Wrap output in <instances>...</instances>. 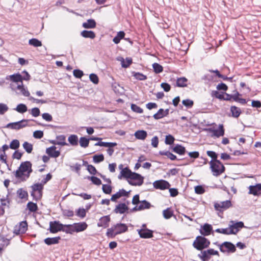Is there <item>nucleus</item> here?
<instances>
[{
  "mask_svg": "<svg viewBox=\"0 0 261 261\" xmlns=\"http://www.w3.org/2000/svg\"><path fill=\"white\" fill-rule=\"evenodd\" d=\"M210 164L212 172L214 176H218L225 171V167L220 161H216L215 162L211 161Z\"/></svg>",
  "mask_w": 261,
  "mask_h": 261,
  "instance_id": "20e7f679",
  "label": "nucleus"
},
{
  "mask_svg": "<svg viewBox=\"0 0 261 261\" xmlns=\"http://www.w3.org/2000/svg\"><path fill=\"white\" fill-rule=\"evenodd\" d=\"M128 207L125 203H120L116 206L114 212L116 214H122L127 211Z\"/></svg>",
  "mask_w": 261,
  "mask_h": 261,
  "instance_id": "5701e85b",
  "label": "nucleus"
},
{
  "mask_svg": "<svg viewBox=\"0 0 261 261\" xmlns=\"http://www.w3.org/2000/svg\"><path fill=\"white\" fill-rule=\"evenodd\" d=\"M132 74L138 80L144 81L147 79L146 75L140 72H133Z\"/></svg>",
  "mask_w": 261,
  "mask_h": 261,
  "instance_id": "37998d69",
  "label": "nucleus"
},
{
  "mask_svg": "<svg viewBox=\"0 0 261 261\" xmlns=\"http://www.w3.org/2000/svg\"><path fill=\"white\" fill-rule=\"evenodd\" d=\"M28 224L25 221H22L19 223L18 226H16L14 228V232L16 234L24 233L27 230Z\"/></svg>",
  "mask_w": 261,
  "mask_h": 261,
  "instance_id": "4468645a",
  "label": "nucleus"
},
{
  "mask_svg": "<svg viewBox=\"0 0 261 261\" xmlns=\"http://www.w3.org/2000/svg\"><path fill=\"white\" fill-rule=\"evenodd\" d=\"M95 146H104L108 148H112V147L117 145L116 142H106L99 141L95 144Z\"/></svg>",
  "mask_w": 261,
  "mask_h": 261,
  "instance_id": "2f4dec72",
  "label": "nucleus"
},
{
  "mask_svg": "<svg viewBox=\"0 0 261 261\" xmlns=\"http://www.w3.org/2000/svg\"><path fill=\"white\" fill-rule=\"evenodd\" d=\"M90 81L95 84H97L99 82L98 76L94 73H91L89 75Z\"/></svg>",
  "mask_w": 261,
  "mask_h": 261,
  "instance_id": "69168bd1",
  "label": "nucleus"
},
{
  "mask_svg": "<svg viewBox=\"0 0 261 261\" xmlns=\"http://www.w3.org/2000/svg\"><path fill=\"white\" fill-rule=\"evenodd\" d=\"M74 232H79L84 231L88 227L87 224L85 222L74 223L72 224Z\"/></svg>",
  "mask_w": 261,
  "mask_h": 261,
  "instance_id": "f3484780",
  "label": "nucleus"
},
{
  "mask_svg": "<svg viewBox=\"0 0 261 261\" xmlns=\"http://www.w3.org/2000/svg\"><path fill=\"white\" fill-rule=\"evenodd\" d=\"M96 22L93 19H89L82 24V27L85 29H93L96 27Z\"/></svg>",
  "mask_w": 261,
  "mask_h": 261,
  "instance_id": "a878e982",
  "label": "nucleus"
},
{
  "mask_svg": "<svg viewBox=\"0 0 261 261\" xmlns=\"http://www.w3.org/2000/svg\"><path fill=\"white\" fill-rule=\"evenodd\" d=\"M210 245V241L204 236H199L193 243V246L198 250H202L207 248Z\"/></svg>",
  "mask_w": 261,
  "mask_h": 261,
  "instance_id": "7ed1b4c3",
  "label": "nucleus"
},
{
  "mask_svg": "<svg viewBox=\"0 0 261 261\" xmlns=\"http://www.w3.org/2000/svg\"><path fill=\"white\" fill-rule=\"evenodd\" d=\"M14 110L20 113H24L27 111V107L23 103L18 104L17 107L14 109Z\"/></svg>",
  "mask_w": 261,
  "mask_h": 261,
  "instance_id": "ea45409f",
  "label": "nucleus"
},
{
  "mask_svg": "<svg viewBox=\"0 0 261 261\" xmlns=\"http://www.w3.org/2000/svg\"><path fill=\"white\" fill-rule=\"evenodd\" d=\"M144 181V177L140 174L135 173L132 172L128 179L127 180L128 182L132 186H141Z\"/></svg>",
  "mask_w": 261,
  "mask_h": 261,
  "instance_id": "0eeeda50",
  "label": "nucleus"
},
{
  "mask_svg": "<svg viewBox=\"0 0 261 261\" xmlns=\"http://www.w3.org/2000/svg\"><path fill=\"white\" fill-rule=\"evenodd\" d=\"M164 112V110L163 109H160L156 113L153 115V117L156 120L161 119L164 117V115L163 114Z\"/></svg>",
  "mask_w": 261,
  "mask_h": 261,
  "instance_id": "5fc2aeb1",
  "label": "nucleus"
},
{
  "mask_svg": "<svg viewBox=\"0 0 261 261\" xmlns=\"http://www.w3.org/2000/svg\"><path fill=\"white\" fill-rule=\"evenodd\" d=\"M173 151L178 154L183 155L185 153L186 150L185 147L176 144L173 148Z\"/></svg>",
  "mask_w": 261,
  "mask_h": 261,
  "instance_id": "c756f323",
  "label": "nucleus"
},
{
  "mask_svg": "<svg viewBox=\"0 0 261 261\" xmlns=\"http://www.w3.org/2000/svg\"><path fill=\"white\" fill-rule=\"evenodd\" d=\"M24 149L27 151V153H30L33 150V145L32 144L24 142L22 145Z\"/></svg>",
  "mask_w": 261,
  "mask_h": 261,
  "instance_id": "09e8293b",
  "label": "nucleus"
},
{
  "mask_svg": "<svg viewBox=\"0 0 261 261\" xmlns=\"http://www.w3.org/2000/svg\"><path fill=\"white\" fill-rule=\"evenodd\" d=\"M159 154L162 155H165L167 156L172 161H174L176 159V156L169 151H160Z\"/></svg>",
  "mask_w": 261,
  "mask_h": 261,
  "instance_id": "58836bf2",
  "label": "nucleus"
},
{
  "mask_svg": "<svg viewBox=\"0 0 261 261\" xmlns=\"http://www.w3.org/2000/svg\"><path fill=\"white\" fill-rule=\"evenodd\" d=\"M128 230V227L124 223H119L111 226L107 229L106 236L109 238L113 239L118 234L125 232Z\"/></svg>",
  "mask_w": 261,
  "mask_h": 261,
  "instance_id": "f03ea898",
  "label": "nucleus"
},
{
  "mask_svg": "<svg viewBox=\"0 0 261 261\" xmlns=\"http://www.w3.org/2000/svg\"><path fill=\"white\" fill-rule=\"evenodd\" d=\"M153 187L156 189L164 190L169 189L170 184L166 180L161 179L155 181L153 183Z\"/></svg>",
  "mask_w": 261,
  "mask_h": 261,
  "instance_id": "f8f14e48",
  "label": "nucleus"
},
{
  "mask_svg": "<svg viewBox=\"0 0 261 261\" xmlns=\"http://www.w3.org/2000/svg\"><path fill=\"white\" fill-rule=\"evenodd\" d=\"M129 191H126L123 189H120L118 192L113 194L111 198V200L116 202L117 199L120 198L121 197L124 196L128 197L129 196Z\"/></svg>",
  "mask_w": 261,
  "mask_h": 261,
  "instance_id": "2eb2a0df",
  "label": "nucleus"
},
{
  "mask_svg": "<svg viewBox=\"0 0 261 261\" xmlns=\"http://www.w3.org/2000/svg\"><path fill=\"white\" fill-rule=\"evenodd\" d=\"M163 214L164 217L165 219H168L170 218L173 216V211L170 208H167V209L163 211Z\"/></svg>",
  "mask_w": 261,
  "mask_h": 261,
  "instance_id": "de8ad7c7",
  "label": "nucleus"
},
{
  "mask_svg": "<svg viewBox=\"0 0 261 261\" xmlns=\"http://www.w3.org/2000/svg\"><path fill=\"white\" fill-rule=\"evenodd\" d=\"M32 163L30 161L22 162L15 171V176L19 181H24L28 179L33 170Z\"/></svg>",
  "mask_w": 261,
  "mask_h": 261,
  "instance_id": "f257e3e1",
  "label": "nucleus"
},
{
  "mask_svg": "<svg viewBox=\"0 0 261 261\" xmlns=\"http://www.w3.org/2000/svg\"><path fill=\"white\" fill-rule=\"evenodd\" d=\"M68 141L72 146L78 145V137L76 135H71L68 138Z\"/></svg>",
  "mask_w": 261,
  "mask_h": 261,
  "instance_id": "e433bc0d",
  "label": "nucleus"
},
{
  "mask_svg": "<svg viewBox=\"0 0 261 261\" xmlns=\"http://www.w3.org/2000/svg\"><path fill=\"white\" fill-rule=\"evenodd\" d=\"M56 140V143L57 144V145H59L61 146H65L68 145L67 143H66V142H65L66 137L64 135H62L57 136Z\"/></svg>",
  "mask_w": 261,
  "mask_h": 261,
  "instance_id": "c9c22d12",
  "label": "nucleus"
},
{
  "mask_svg": "<svg viewBox=\"0 0 261 261\" xmlns=\"http://www.w3.org/2000/svg\"><path fill=\"white\" fill-rule=\"evenodd\" d=\"M88 179H90L95 185L99 186L101 184V180L96 176H88Z\"/></svg>",
  "mask_w": 261,
  "mask_h": 261,
  "instance_id": "864d4df0",
  "label": "nucleus"
},
{
  "mask_svg": "<svg viewBox=\"0 0 261 261\" xmlns=\"http://www.w3.org/2000/svg\"><path fill=\"white\" fill-rule=\"evenodd\" d=\"M232 203L230 200L217 202L214 203L215 209L219 212H223L232 206Z\"/></svg>",
  "mask_w": 261,
  "mask_h": 261,
  "instance_id": "9b49d317",
  "label": "nucleus"
},
{
  "mask_svg": "<svg viewBox=\"0 0 261 261\" xmlns=\"http://www.w3.org/2000/svg\"><path fill=\"white\" fill-rule=\"evenodd\" d=\"M81 35L86 38L94 39L95 37V34L92 31L84 30L81 33Z\"/></svg>",
  "mask_w": 261,
  "mask_h": 261,
  "instance_id": "c85d7f7f",
  "label": "nucleus"
},
{
  "mask_svg": "<svg viewBox=\"0 0 261 261\" xmlns=\"http://www.w3.org/2000/svg\"><path fill=\"white\" fill-rule=\"evenodd\" d=\"M213 230V227L211 224L205 223L201 226L200 233L203 236L210 235Z\"/></svg>",
  "mask_w": 261,
  "mask_h": 261,
  "instance_id": "4be33fe9",
  "label": "nucleus"
},
{
  "mask_svg": "<svg viewBox=\"0 0 261 261\" xmlns=\"http://www.w3.org/2000/svg\"><path fill=\"white\" fill-rule=\"evenodd\" d=\"M70 169L72 171H75L77 174H80L81 165L79 163H76L74 166H70Z\"/></svg>",
  "mask_w": 261,
  "mask_h": 261,
  "instance_id": "0e129e2a",
  "label": "nucleus"
},
{
  "mask_svg": "<svg viewBox=\"0 0 261 261\" xmlns=\"http://www.w3.org/2000/svg\"><path fill=\"white\" fill-rule=\"evenodd\" d=\"M207 130L213 133V136L220 137L224 135V129L222 124H220L218 129H214L212 128H208Z\"/></svg>",
  "mask_w": 261,
  "mask_h": 261,
  "instance_id": "a211bd4d",
  "label": "nucleus"
},
{
  "mask_svg": "<svg viewBox=\"0 0 261 261\" xmlns=\"http://www.w3.org/2000/svg\"><path fill=\"white\" fill-rule=\"evenodd\" d=\"M29 44L34 47H40L42 46V42L36 38H32L29 41Z\"/></svg>",
  "mask_w": 261,
  "mask_h": 261,
  "instance_id": "a19ab883",
  "label": "nucleus"
},
{
  "mask_svg": "<svg viewBox=\"0 0 261 261\" xmlns=\"http://www.w3.org/2000/svg\"><path fill=\"white\" fill-rule=\"evenodd\" d=\"M135 138L138 140H144L147 136L146 131L144 130H138L135 133Z\"/></svg>",
  "mask_w": 261,
  "mask_h": 261,
  "instance_id": "b1692460",
  "label": "nucleus"
},
{
  "mask_svg": "<svg viewBox=\"0 0 261 261\" xmlns=\"http://www.w3.org/2000/svg\"><path fill=\"white\" fill-rule=\"evenodd\" d=\"M188 79L185 77L177 78L176 86L178 87H186L187 86Z\"/></svg>",
  "mask_w": 261,
  "mask_h": 261,
  "instance_id": "cd10ccee",
  "label": "nucleus"
},
{
  "mask_svg": "<svg viewBox=\"0 0 261 261\" xmlns=\"http://www.w3.org/2000/svg\"><path fill=\"white\" fill-rule=\"evenodd\" d=\"M244 227V223L242 221H230L229 224V231L231 234H236L241 228Z\"/></svg>",
  "mask_w": 261,
  "mask_h": 261,
  "instance_id": "9d476101",
  "label": "nucleus"
},
{
  "mask_svg": "<svg viewBox=\"0 0 261 261\" xmlns=\"http://www.w3.org/2000/svg\"><path fill=\"white\" fill-rule=\"evenodd\" d=\"M174 138L171 135L166 136L165 142L167 145H171L174 143Z\"/></svg>",
  "mask_w": 261,
  "mask_h": 261,
  "instance_id": "e2e57ef3",
  "label": "nucleus"
},
{
  "mask_svg": "<svg viewBox=\"0 0 261 261\" xmlns=\"http://www.w3.org/2000/svg\"><path fill=\"white\" fill-rule=\"evenodd\" d=\"M86 215V212L84 208H79L76 212V215L81 218H84Z\"/></svg>",
  "mask_w": 261,
  "mask_h": 261,
  "instance_id": "4d7b16f0",
  "label": "nucleus"
},
{
  "mask_svg": "<svg viewBox=\"0 0 261 261\" xmlns=\"http://www.w3.org/2000/svg\"><path fill=\"white\" fill-rule=\"evenodd\" d=\"M131 109L133 111L139 114H141L143 112V110L142 108L138 106L137 105L134 103L131 105Z\"/></svg>",
  "mask_w": 261,
  "mask_h": 261,
  "instance_id": "680f3d73",
  "label": "nucleus"
},
{
  "mask_svg": "<svg viewBox=\"0 0 261 261\" xmlns=\"http://www.w3.org/2000/svg\"><path fill=\"white\" fill-rule=\"evenodd\" d=\"M31 114L34 117H38L40 114V110L38 108H32L31 110Z\"/></svg>",
  "mask_w": 261,
  "mask_h": 261,
  "instance_id": "774afa93",
  "label": "nucleus"
},
{
  "mask_svg": "<svg viewBox=\"0 0 261 261\" xmlns=\"http://www.w3.org/2000/svg\"><path fill=\"white\" fill-rule=\"evenodd\" d=\"M182 103L187 108H191L193 107L194 105V102L193 100L191 99H187L183 100L182 101Z\"/></svg>",
  "mask_w": 261,
  "mask_h": 261,
  "instance_id": "052dcab7",
  "label": "nucleus"
},
{
  "mask_svg": "<svg viewBox=\"0 0 261 261\" xmlns=\"http://www.w3.org/2000/svg\"><path fill=\"white\" fill-rule=\"evenodd\" d=\"M249 194L254 196H259L261 194V184H257L254 186L249 187Z\"/></svg>",
  "mask_w": 261,
  "mask_h": 261,
  "instance_id": "6ab92c4d",
  "label": "nucleus"
},
{
  "mask_svg": "<svg viewBox=\"0 0 261 261\" xmlns=\"http://www.w3.org/2000/svg\"><path fill=\"white\" fill-rule=\"evenodd\" d=\"M104 160V156L102 154H96L93 156V161L95 163H99Z\"/></svg>",
  "mask_w": 261,
  "mask_h": 261,
  "instance_id": "3c124183",
  "label": "nucleus"
},
{
  "mask_svg": "<svg viewBox=\"0 0 261 261\" xmlns=\"http://www.w3.org/2000/svg\"><path fill=\"white\" fill-rule=\"evenodd\" d=\"M61 239L60 237H56L54 238H47L44 240V243L48 245H51L58 244Z\"/></svg>",
  "mask_w": 261,
  "mask_h": 261,
  "instance_id": "bb28decb",
  "label": "nucleus"
},
{
  "mask_svg": "<svg viewBox=\"0 0 261 261\" xmlns=\"http://www.w3.org/2000/svg\"><path fill=\"white\" fill-rule=\"evenodd\" d=\"M46 153L51 158H57L60 155V151L56 150L55 146H51L46 149Z\"/></svg>",
  "mask_w": 261,
  "mask_h": 261,
  "instance_id": "aec40b11",
  "label": "nucleus"
},
{
  "mask_svg": "<svg viewBox=\"0 0 261 261\" xmlns=\"http://www.w3.org/2000/svg\"><path fill=\"white\" fill-rule=\"evenodd\" d=\"M87 170L91 174L95 175L97 173L98 174L96 168L92 165H88Z\"/></svg>",
  "mask_w": 261,
  "mask_h": 261,
  "instance_id": "338daca9",
  "label": "nucleus"
},
{
  "mask_svg": "<svg viewBox=\"0 0 261 261\" xmlns=\"http://www.w3.org/2000/svg\"><path fill=\"white\" fill-rule=\"evenodd\" d=\"M20 145L19 141L17 139L13 140L10 144L9 147L12 149H17Z\"/></svg>",
  "mask_w": 261,
  "mask_h": 261,
  "instance_id": "603ef678",
  "label": "nucleus"
},
{
  "mask_svg": "<svg viewBox=\"0 0 261 261\" xmlns=\"http://www.w3.org/2000/svg\"><path fill=\"white\" fill-rule=\"evenodd\" d=\"M112 187L110 185L103 184L102 186V190L104 193L110 194L112 192Z\"/></svg>",
  "mask_w": 261,
  "mask_h": 261,
  "instance_id": "6e6d98bb",
  "label": "nucleus"
},
{
  "mask_svg": "<svg viewBox=\"0 0 261 261\" xmlns=\"http://www.w3.org/2000/svg\"><path fill=\"white\" fill-rule=\"evenodd\" d=\"M125 33L123 31H119L117 33V35L113 38V41L115 44H118L120 40L124 38Z\"/></svg>",
  "mask_w": 261,
  "mask_h": 261,
  "instance_id": "4c0bfd02",
  "label": "nucleus"
},
{
  "mask_svg": "<svg viewBox=\"0 0 261 261\" xmlns=\"http://www.w3.org/2000/svg\"><path fill=\"white\" fill-rule=\"evenodd\" d=\"M62 226H63V224L60 223L59 221H51L49 223V231L53 233H56L61 231Z\"/></svg>",
  "mask_w": 261,
  "mask_h": 261,
  "instance_id": "ddd939ff",
  "label": "nucleus"
},
{
  "mask_svg": "<svg viewBox=\"0 0 261 261\" xmlns=\"http://www.w3.org/2000/svg\"><path fill=\"white\" fill-rule=\"evenodd\" d=\"M27 208L31 212H35L38 209V206L36 203L33 202H29L27 204Z\"/></svg>",
  "mask_w": 261,
  "mask_h": 261,
  "instance_id": "49530a36",
  "label": "nucleus"
},
{
  "mask_svg": "<svg viewBox=\"0 0 261 261\" xmlns=\"http://www.w3.org/2000/svg\"><path fill=\"white\" fill-rule=\"evenodd\" d=\"M211 96L220 100H223V98H224V94L220 93L218 91H213L211 93Z\"/></svg>",
  "mask_w": 261,
  "mask_h": 261,
  "instance_id": "13d9d810",
  "label": "nucleus"
},
{
  "mask_svg": "<svg viewBox=\"0 0 261 261\" xmlns=\"http://www.w3.org/2000/svg\"><path fill=\"white\" fill-rule=\"evenodd\" d=\"M16 90L19 91V92H18V94L20 93L24 96L28 97L30 95V92L27 88H24L23 83L17 85Z\"/></svg>",
  "mask_w": 261,
  "mask_h": 261,
  "instance_id": "393cba45",
  "label": "nucleus"
},
{
  "mask_svg": "<svg viewBox=\"0 0 261 261\" xmlns=\"http://www.w3.org/2000/svg\"><path fill=\"white\" fill-rule=\"evenodd\" d=\"M139 237L143 239H149L153 237V231L150 229H138Z\"/></svg>",
  "mask_w": 261,
  "mask_h": 261,
  "instance_id": "dca6fc26",
  "label": "nucleus"
},
{
  "mask_svg": "<svg viewBox=\"0 0 261 261\" xmlns=\"http://www.w3.org/2000/svg\"><path fill=\"white\" fill-rule=\"evenodd\" d=\"M150 206V203L147 201L144 200L141 202L140 204L139 205V209H140L141 211L144 209H148Z\"/></svg>",
  "mask_w": 261,
  "mask_h": 261,
  "instance_id": "a18cd8bd",
  "label": "nucleus"
},
{
  "mask_svg": "<svg viewBox=\"0 0 261 261\" xmlns=\"http://www.w3.org/2000/svg\"><path fill=\"white\" fill-rule=\"evenodd\" d=\"M61 231L66 233L72 234L74 232L72 224H63Z\"/></svg>",
  "mask_w": 261,
  "mask_h": 261,
  "instance_id": "f704fd0d",
  "label": "nucleus"
},
{
  "mask_svg": "<svg viewBox=\"0 0 261 261\" xmlns=\"http://www.w3.org/2000/svg\"><path fill=\"white\" fill-rule=\"evenodd\" d=\"M10 79L13 82L22 83V76L20 73H15L9 76Z\"/></svg>",
  "mask_w": 261,
  "mask_h": 261,
  "instance_id": "7c9ffc66",
  "label": "nucleus"
},
{
  "mask_svg": "<svg viewBox=\"0 0 261 261\" xmlns=\"http://www.w3.org/2000/svg\"><path fill=\"white\" fill-rule=\"evenodd\" d=\"M32 191L31 193V196L35 200L40 199L42 196V190L43 185L41 183H37L31 186Z\"/></svg>",
  "mask_w": 261,
  "mask_h": 261,
  "instance_id": "423d86ee",
  "label": "nucleus"
},
{
  "mask_svg": "<svg viewBox=\"0 0 261 261\" xmlns=\"http://www.w3.org/2000/svg\"><path fill=\"white\" fill-rule=\"evenodd\" d=\"M153 70L155 73H160L163 70V67L157 63H154L152 65Z\"/></svg>",
  "mask_w": 261,
  "mask_h": 261,
  "instance_id": "8fccbe9b",
  "label": "nucleus"
},
{
  "mask_svg": "<svg viewBox=\"0 0 261 261\" xmlns=\"http://www.w3.org/2000/svg\"><path fill=\"white\" fill-rule=\"evenodd\" d=\"M132 63V59L131 58H127L126 60L123 59L121 62V66L123 68H127Z\"/></svg>",
  "mask_w": 261,
  "mask_h": 261,
  "instance_id": "bf43d9fd",
  "label": "nucleus"
},
{
  "mask_svg": "<svg viewBox=\"0 0 261 261\" xmlns=\"http://www.w3.org/2000/svg\"><path fill=\"white\" fill-rule=\"evenodd\" d=\"M17 194L18 197L22 199L27 198L28 196V192L21 188L17 191Z\"/></svg>",
  "mask_w": 261,
  "mask_h": 261,
  "instance_id": "79ce46f5",
  "label": "nucleus"
},
{
  "mask_svg": "<svg viewBox=\"0 0 261 261\" xmlns=\"http://www.w3.org/2000/svg\"><path fill=\"white\" fill-rule=\"evenodd\" d=\"M230 111L232 113V116L234 118H238L241 113V109L234 106L230 107Z\"/></svg>",
  "mask_w": 261,
  "mask_h": 261,
  "instance_id": "72a5a7b5",
  "label": "nucleus"
},
{
  "mask_svg": "<svg viewBox=\"0 0 261 261\" xmlns=\"http://www.w3.org/2000/svg\"><path fill=\"white\" fill-rule=\"evenodd\" d=\"M220 251L224 254H230L236 251L235 245L230 242H224L221 244H218Z\"/></svg>",
  "mask_w": 261,
  "mask_h": 261,
  "instance_id": "39448f33",
  "label": "nucleus"
},
{
  "mask_svg": "<svg viewBox=\"0 0 261 261\" xmlns=\"http://www.w3.org/2000/svg\"><path fill=\"white\" fill-rule=\"evenodd\" d=\"M80 145L81 147L86 148L88 146L89 143V139L86 137H82L80 138Z\"/></svg>",
  "mask_w": 261,
  "mask_h": 261,
  "instance_id": "c03bdc74",
  "label": "nucleus"
},
{
  "mask_svg": "<svg viewBox=\"0 0 261 261\" xmlns=\"http://www.w3.org/2000/svg\"><path fill=\"white\" fill-rule=\"evenodd\" d=\"M219 255L218 251L215 250L213 249H208L206 250H201L200 253L198 254V257L202 261H208L211 258V255L219 256Z\"/></svg>",
  "mask_w": 261,
  "mask_h": 261,
  "instance_id": "6e6552de",
  "label": "nucleus"
},
{
  "mask_svg": "<svg viewBox=\"0 0 261 261\" xmlns=\"http://www.w3.org/2000/svg\"><path fill=\"white\" fill-rule=\"evenodd\" d=\"M34 120L22 119L20 121L8 123L6 127L12 129L18 130L28 125V122Z\"/></svg>",
  "mask_w": 261,
  "mask_h": 261,
  "instance_id": "1a4fd4ad",
  "label": "nucleus"
},
{
  "mask_svg": "<svg viewBox=\"0 0 261 261\" xmlns=\"http://www.w3.org/2000/svg\"><path fill=\"white\" fill-rule=\"evenodd\" d=\"M132 172L130 170L126 167L121 171L120 174L118 176V178L121 179V177L123 176L128 179Z\"/></svg>",
  "mask_w": 261,
  "mask_h": 261,
  "instance_id": "473e14b6",
  "label": "nucleus"
},
{
  "mask_svg": "<svg viewBox=\"0 0 261 261\" xmlns=\"http://www.w3.org/2000/svg\"><path fill=\"white\" fill-rule=\"evenodd\" d=\"M111 219L110 216H105L101 217L97 223L98 227H102L103 228H107L109 225V222Z\"/></svg>",
  "mask_w": 261,
  "mask_h": 261,
  "instance_id": "412c9836",
  "label": "nucleus"
}]
</instances>
